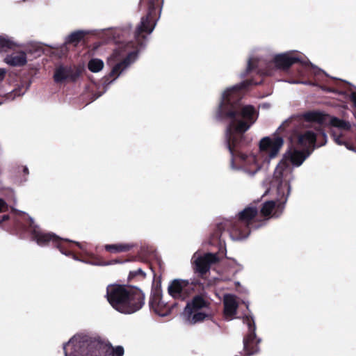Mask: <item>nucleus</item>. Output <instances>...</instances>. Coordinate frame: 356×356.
I'll use <instances>...</instances> for the list:
<instances>
[{
    "instance_id": "obj_1",
    "label": "nucleus",
    "mask_w": 356,
    "mask_h": 356,
    "mask_svg": "<svg viewBox=\"0 0 356 356\" xmlns=\"http://www.w3.org/2000/svg\"><path fill=\"white\" fill-rule=\"evenodd\" d=\"M260 60L257 57L249 58L245 70L241 73V78H245L253 72L259 75V80L249 79L243 81L222 94L221 102L218 107L216 118L218 120H229L225 132V144L231 154L232 163L235 158L241 161L252 163L255 167L254 172L258 171L262 163L267 161V136L262 138L259 142V154H248L243 151L248 148L252 138L245 132L254 123L257 118V112L251 105H243L241 99L250 86L261 83L267 75L266 69L259 68Z\"/></svg>"
},
{
    "instance_id": "obj_2",
    "label": "nucleus",
    "mask_w": 356,
    "mask_h": 356,
    "mask_svg": "<svg viewBox=\"0 0 356 356\" xmlns=\"http://www.w3.org/2000/svg\"><path fill=\"white\" fill-rule=\"evenodd\" d=\"M305 156L299 150L289 149L278 163L274 173L273 180L268 183V220L277 218L283 213L291 191L290 180L292 175L291 168L289 163L300 165Z\"/></svg>"
},
{
    "instance_id": "obj_3",
    "label": "nucleus",
    "mask_w": 356,
    "mask_h": 356,
    "mask_svg": "<svg viewBox=\"0 0 356 356\" xmlns=\"http://www.w3.org/2000/svg\"><path fill=\"white\" fill-rule=\"evenodd\" d=\"M14 215L10 218L8 214L3 215L0 219V227L8 230L12 223V231L16 234L29 231L31 236L40 246L52 245L58 248L60 252L74 259L78 260L77 256L74 253V247L76 246L83 250L81 243L65 238H62L53 232H47L40 229L31 218L24 212H17L13 210Z\"/></svg>"
},
{
    "instance_id": "obj_4",
    "label": "nucleus",
    "mask_w": 356,
    "mask_h": 356,
    "mask_svg": "<svg viewBox=\"0 0 356 356\" xmlns=\"http://www.w3.org/2000/svg\"><path fill=\"white\" fill-rule=\"evenodd\" d=\"M260 200L254 201L246 207L238 214V218L232 220H225L218 223L209 238L211 245H222L225 243L222 234L227 232L234 240H239L248 237L252 227L260 225H254L261 223L267 220V201L262 202Z\"/></svg>"
},
{
    "instance_id": "obj_5",
    "label": "nucleus",
    "mask_w": 356,
    "mask_h": 356,
    "mask_svg": "<svg viewBox=\"0 0 356 356\" xmlns=\"http://www.w3.org/2000/svg\"><path fill=\"white\" fill-rule=\"evenodd\" d=\"M106 297L113 308L124 314L139 311L145 305V300L144 293L139 288L122 284L108 286Z\"/></svg>"
},
{
    "instance_id": "obj_6",
    "label": "nucleus",
    "mask_w": 356,
    "mask_h": 356,
    "mask_svg": "<svg viewBox=\"0 0 356 356\" xmlns=\"http://www.w3.org/2000/svg\"><path fill=\"white\" fill-rule=\"evenodd\" d=\"M70 343L71 340L63 345L65 356H108L111 352L108 343L100 337H86L74 346L73 351L68 355L67 346Z\"/></svg>"
},
{
    "instance_id": "obj_7",
    "label": "nucleus",
    "mask_w": 356,
    "mask_h": 356,
    "mask_svg": "<svg viewBox=\"0 0 356 356\" xmlns=\"http://www.w3.org/2000/svg\"><path fill=\"white\" fill-rule=\"evenodd\" d=\"M163 0H140L139 8L147 11L134 33H151L160 17Z\"/></svg>"
},
{
    "instance_id": "obj_8",
    "label": "nucleus",
    "mask_w": 356,
    "mask_h": 356,
    "mask_svg": "<svg viewBox=\"0 0 356 356\" xmlns=\"http://www.w3.org/2000/svg\"><path fill=\"white\" fill-rule=\"evenodd\" d=\"M204 290V289L197 291L198 294L194 296L185 307L187 320L191 324L200 323L211 317V314L207 312L210 308L211 302Z\"/></svg>"
},
{
    "instance_id": "obj_9",
    "label": "nucleus",
    "mask_w": 356,
    "mask_h": 356,
    "mask_svg": "<svg viewBox=\"0 0 356 356\" xmlns=\"http://www.w3.org/2000/svg\"><path fill=\"white\" fill-rule=\"evenodd\" d=\"M204 289V283L200 280L189 282L188 280L175 279L171 281L168 287V292L174 299L184 300L195 291Z\"/></svg>"
},
{
    "instance_id": "obj_10",
    "label": "nucleus",
    "mask_w": 356,
    "mask_h": 356,
    "mask_svg": "<svg viewBox=\"0 0 356 356\" xmlns=\"http://www.w3.org/2000/svg\"><path fill=\"white\" fill-rule=\"evenodd\" d=\"M273 63L275 67L281 71L287 72L291 67L296 66L298 76H303L305 74V63L293 53L286 52L276 55L273 58Z\"/></svg>"
},
{
    "instance_id": "obj_11",
    "label": "nucleus",
    "mask_w": 356,
    "mask_h": 356,
    "mask_svg": "<svg viewBox=\"0 0 356 356\" xmlns=\"http://www.w3.org/2000/svg\"><path fill=\"white\" fill-rule=\"evenodd\" d=\"M149 307L156 314L161 316H165L171 313L174 305H169L162 300V290L161 283L153 284L149 301Z\"/></svg>"
},
{
    "instance_id": "obj_12",
    "label": "nucleus",
    "mask_w": 356,
    "mask_h": 356,
    "mask_svg": "<svg viewBox=\"0 0 356 356\" xmlns=\"http://www.w3.org/2000/svg\"><path fill=\"white\" fill-rule=\"evenodd\" d=\"M243 322L248 327V333L243 339V350L245 355L250 356L258 353L259 340L256 337L255 325L252 317L245 316L243 318Z\"/></svg>"
},
{
    "instance_id": "obj_13",
    "label": "nucleus",
    "mask_w": 356,
    "mask_h": 356,
    "mask_svg": "<svg viewBox=\"0 0 356 356\" xmlns=\"http://www.w3.org/2000/svg\"><path fill=\"white\" fill-rule=\"evenodd\" d=\"M81 73L82 70L80 67L61 65L56 68L54 80L57 83L65 81L76 82Z\"/></svg>"
},
{
    "instance_id": "obj_14",
    "label": "nucleus",
    "mask_w": 356,
    "mask_h": 356,
    "mask_svg": "<svg viewBox=\"0 0 356 356\" xmlns=\"http://www.w3.org/2000/svg\"><path fill=\"white\" fill-rule=\"evenodd\" d=\"M219 261L218 256L213 253H207L203 257H199L194 261V270L198 273V277L205 279L209 273L211 265Z\"/></svg>"
},
{
    "instance_id": "obj_15",
    "label": "nucleus",
    "mask_w": 356,
    "mask_h": 356,
    "mask_svg": "<svg viewBox=\"0 0 356 356\" xmlns=\"http://www.w3.org/2000/svg\"><path fill=\"white\" fill-rule=\"evenodd\" d=\"M4 62L12 67H23L27 63L26 54L23 51L13 52L6 56Z\"/></svg>"
},
{
    "instance_id": "obj_16",
    "label": "nucleus",
    "mask_w": 356,
    "mask_h": 356,
    "mask_svg": "<svg viewBox=\"0 0 356 356\" xmlns=\"http://www.w3.org/2000/svg\"><path fill=\"white\" fill-rule=\"evenodd\" d=\"M137 56L136 51L129 52L127 56L120 63H117L111 70L109 75L110 76H118L123 71L126 67H127L131 63L135 60Z\"/></svg>"
},
{
    "instance_id": "obj_17",
    "label": "nucleus",
    "mask_w": 356,
    "mask_h": 356,
    "mask_svg": "<svg viewBox=\"0 0 356 356\" xmlns=\"http://www.w3.org/2000/svg\"><path fill=\"white\" fill-rule=\"evenodd\" d=\"M316 134L308 130L299 135L298 143L303 147H310L313 150L316 148Z\"/></svg>"
},
{
    "instance_id": "obj_18",
    "label": "nucleus",
    "mask_w": 356,
    "mask_h": 356,
    "mask_svg": "<svg viewBox=\"0 0 356 356\" xmlns=\"http://www.w3.org/2000/svg\"><path fill=\"white\" fill-rule=\"evenodd\" d=\"M284 145V140L280 136L274 138L268 137V160L275 158Z\"/></svg>"
},
{
    "instance_id": "obj_19",
    "label": "nucleus",
    "mask_w": 356,
    "mask_h": 356,
    "mask_svg": "<svg viewBox=\"0 0 356 356\" xmlns=\"http://www.w3.org/2000/svg\"><path fill=\"white\" fill-rule=\"evenodd\" d=\"M224 314L226 317H232L236 313L238 305L234 296L228 295L224 299Z\"/></svg>"
},
{
    "instance_id": "obj_20",
    "label": "nucleus",
    "mask_w": 356,
    "mask_h": 356,
    "mask_svg": "<svg viewBox=\"0 0 356 356\" xmlns=\"http://www.w3.org/2000/svg\"><path fill=\"white\" fill-rule=\"evenodd\" d=\"M303 117L307 122H316L320 125H323L327 124V120L330 115L320 111H308L304 114Z\"/></svg>"
},
{
    "instance_id": "obj_21",
    "label": "nucleus",
    "mask_w": 356,
    "mask_h": 356,
    "mask_svg": "<svg viewBox=\"0 0 356 356\" xmlns=\"http://www.w3.org/2000/svg\"><path fill=\"white\" fill-rule=\"evenodd\" d=\"M81 261L87 264L96 266H109L116 264H121L123 262L120 259H118L105 261L100 257L94 254H88L87 259H83Z\"/></svg>"
},
{
    "instance_id": "obj_22",
    "label": "nucleus",
    "mask_w": 356,
    "mask_h": 356,
    "mask_svg": "<svg viewBox=\"0 0 356 356\" xmlns=\"http://www.w3.org/2000/svg\"><path fill=\"white\" fill-rule=\"evenodd\" d=\"M132 247V245L126 243L106 244L104 245V249L106 251L111 253H118L128 252Z\"/></svg>"
},
{
    "instance_id": "obj_23",
    "label": "nucleus",
    "mask_w": 356,
    "mask_h": 356,
    "mask_svg": "<svg viewBox=\"0 0 356 356\" xmlns=\"http://www.w3.org/2000/svg\"><path fill=\"white\" fill-rule=\"evenodd\" d=\"M329 124L334 127H337L341 130L348 131L351 126L349 122L340 119L337 117H332L329 121Z\"/></svg>"
},
{
    "instance_id": "obj_24",
    "label": "nucleus",
    "mask_w": 356,
    "mask_h": 356,
    "mask_svg": "<svg viewBox=\"0 0 356 356\" xmlns=\"http://www.w3.org/2000/svg\"><path fill=\"white\" fill-rule=\"evenodd\" d=\"M86 33L83 31H76L70 33L66 39V43L76 45L84 38Z\"/></svg>"
},
{
    "instance_id": "obj_25",
    "label": "nucleus",
    "mask_w": 356,
    "mask_h": 356,
    "mask_svg": "<svg viewBox=\"0 0 356 356\" xmlns=\"http://www.w3.org/2000/svg\"><path fill=\"white\" fill-rule=\"evenodd\" d=\"M332 138H333L334 141L339 145H344L346 147L347 149L350 150H353L356 152V145L354 144L345 141L342 139V135L341 134H337L334 132H332L331 134Z\"/></svg>"
},
{
    "instance_id": "obj_26",
    "label": "nucleus",
    "mask_w": 356,
    "mask_h": 356,
    "mask_svg": "<svg viewBox=\"0 0 356 356\" xmlns=\"http://www.w3.org/2000/svg\"><path fill=\"white\" fill-rule=\"evenodd\" d=\"M145 277L146 273L141 268H138L136 270L130 271L127 279L129 282H132L142 281Z\"/></svg>"
},
{
    "instance_id": "obj_27",
    "label": "nucleus",
    "mask_w": 356,
    "mask_h": 356,
    "mask_svg": "<svg viewBox=\"0 0 356 356\" xmlns=\"http://www.w3.org/2000/svg\"><path fill=\"white\" fill-rule=\"evenodd\" d=\"M16 46V44L9 38L0 35V52H6L13 49Z\"/></svg>"
},
{
    "instance_id": "obj_28",
    "label": "nucleus",
    "mask_w": 356,
    "mask_h": 356,
    "mask_svg": "<svg viewBox=\"0 0 356 356\" xmlns=\"http://www.w3.org/2000/svg\"><path fill=\"white\" fill-rule=\"evenodd\" d=\"M104 67V63L102 60L98 58L91 59L88 64V67L92 72H98Z\"/></svg>"
},
{
    "instance_id": "obj_29",
    "label": "nucleus",
    "mask_w": 356,
    "mask_h": 356,
    "mask_svg": "<svg viewBox=\"0 0 356 356\" xmlns=\"http://www.w3.org/2000/svg\"><path fill=\"white\" fill-rule=\"evenodd\" d=\"M315 134L317 136L316 147L325 145L327 143V136L323 129L319 128Z\"/></svg>"
},
{
    "instance_id": "obj_30",
    "label": "nucleus",
    "mask_w": 356,
    "mask_h": 356,
    "mask_svg": "<svg viewBox=\"0 0 356 356\" xmlns=\"http://www.w3.org/2000/svg\"><path fill=\"white\" fill-rule=\"evenodd\" d=\"M111 348V352L108 354V356H122L124 355V348L122 346H118L115 348H113L110 343H108Z\"/></svg>"
},
{
    "instance_id": "obj_31",
    "label": "nucleus",
    "mask_w": 356,
    "mask_h": 356,
    "mask_svg": "<svg viewBox=\"0 0 356 356\" xmlns=\"http://www.w3.org/2000/svg\"><path fill=\"white\" fill-rule=\"evenodd\" d=\"M8 210V204L3 199L0 198V213L6 212Z\"/></svg>"
},
{
    "instance_id": "obj_32",
    "label": "nucleus",
    "mask_w": 356,
    "mask_h": 356,
    "mask_svg": "<svg viewBox=\"0 0 356 356\" xmlns=\"http://www.w3.org/2000/svg\"><path fill=\"white\" fill-rule=\"evenodd\" d=\"M156 264L159 268V270L161 271H163L164 270V264H163V261L161 259H156Z\"/></svg>"
},
{
    "instance_id": "obj_33",
    "label": "nucleus",
    "mask_w": 356,
    "mask_h": 356,
    "mask_svg": "<svg viewBox=\"0 0 356 356\" xmlns=\"http://www.w3.org/2000/svg\"><path fill=\"white\" fill-rule=\"evenodd\" d=\"M6 74V71L4 69H0V82L4 79Z\"/></svg>"
},
{
    "instance_id": "obj_34",
    "label": "nucleus",
    "mask_w": 356,
    "mask_h": 356,
    "mask_svg": "<svg viewBox=\"0 0 356 356\" xmlns=\"http://www.w3.org/2000/svg\"><path fill=\"white\" fill-rule=\"evenodd\" d=\"M350 100L354 104L355 106L356 107V92H352L350 95Z\"/></svg>"
},
{
    "instance_id": "obj_35",
    "label": "nucleus",
    "mask_w": 356,
    "mask_h": 356,
    "mask_svg": "<svg viewBox=\"0 0 356 356\" xmlns=\"http://www.w3.org/2000/svg\"><path fill=\"white\" fill-rule=\"evenodd\" d=\"M23 172L25 174V175H28L29 174V169L27 167H24V169H23Z\"/></svg>"
},
{
    "instance_id": "obj_36",
    "label": "nucleus",
    "mask_w": 356,
    "mask_h": 356,
    "mask_svg": "<svg viewBox=\"0 0 356 356\" xmlns=\"http://www.w3.org/2000/svg\"><path fill=\"white\" fill-rule=\"evenodd\" d=\"M149 268L152 270V271L153 272L154 276L155 277L156 276V273H155V270H154V268H153L152 264H149Z\"/></svg>"
},
{
    "instance_id": "obj_37",
    "label": "nucleus",
    "mask_w": 356,
    "mask_h": 356,
    "mask_svg": "<svg viewBox=\"0 0 356 356\" xmlns=\"http://www.w3.org/2000/svg\"><path fill=\"white\" fill-rule=\"evenodd\" d=\"M136 258H137V257H134L132 259H128V260H127V261H136Z\"/></svg>"
},
{
    "instance_id": "obj_38",
    "label": "nucleus",
    "mask_w": 356,
    "mask_h": 356,
    "mask_svg": "<svg viewBox=\"0 0 356 356\" xmlns=\"http://www.w3.org/2000/svg\"><path fill=\"white\" fill-rule=\"evenodd\" d=\"M269 65H268V76L271 75V72L270 70V68H269Z\"/></svg>"
},
{
    "instance_id": "obj_39",
    "label": "nucleus",
    "mask_w": 356,
    "mask_h": 356,
    "mask_svg": "<svg viewBox=\"0 0 356 356\" xmlns=\"http://www.w3.org/2000/svg\"><path fill=\"white\" fill-rule=\"evenodd\" d=\"M267 195V189L265 191V192L264 193V195H263V197L266 195Z\"/></svg>"
},
{
    "instance_id": "obj_40",
    "label": "nucleus",
    "mask_w": 356,
    "mask_h": 356,
    "mask_svg": "<svg viewBox=\"0 0 356 356\" xmlns=\"http://www.w3.org/2000/svg\"><path fill=\"white\" fill-rule=\"evenodd\" d=\"M290 83H298V81H289Z\"/></svg>"
},
{
    "instance_id": "obj_41",
    "label": "nucleus",
    "mask_w": 356,
    "mask_h": 356,
    "mask_svg": "<svg viewBox=\"0 0 356 356\" xmlns=\"http://www.w3.org/2000/svg\"><path fill=\"white\" fill-rule=\"evenodd\" d=\"M2 103H3V102H2V101H0V105H1Z\"/></svg>"
}]
</instances>
